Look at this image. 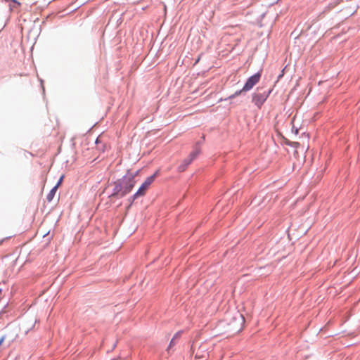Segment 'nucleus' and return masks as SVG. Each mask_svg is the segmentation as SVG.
I'll use <instances>...</instances> for the list:
<instances>
[{
    "label": "nucleus",
    "mask_w": 360,
    "mask_h": 360,
    "mask_svg": "<svg viewBox=\"0 0 360 360\" xmlns=\"http://www.w3.org/2000/svg\"><path fill=\"white\" fill-rule=\"evenodd\" d=\"M236 330L237 331H239V330H240V328H236Z\"/></svg>",
    "instance_id": "nucleus-16"
},
{
    "label": "nucleus",
    "mask_w": 360,
    "mask_h": 360,
    "mask_svg": "<svg viewBox=\"0 0 360 360\" xmlns=\"http://www.w3.org/2000/svg\"><path fill=\"white\" fill-rule=\"evenodd\" d=\"M260 77L261 74L259 72H257L254 75L251 76L250 78L248 79L244 86L243 87V90L244 91H248L250 89H252L253 86L259 82Z\"/></svg>",
    "instance_id": "nucleus-3"
},
{
    "label": "nucleus",
    "mask_w": 360,
    "mask_h": 360,
    "mask_svg": "<svg viewBox=\"0 0 360 360\" xmlns=\"http://www.w3.org/2000/svg\"><path fill=\"white\" fill-rule=\"evenodd\" d=\"M134 185L135 181L133 178H128L123 180L120 185V188L118 190L117 187H116L117 194L120 195L121 197L125 195L131 191Z\"/></svg>",
    "instance_id": "nucleus-1"
},
{
    "label": "nucleus",
    "mask_w": 360,
    "mask_h": 360,
    "mask_svg": "<svg viewBox=\"0 0 360 360\" xmlns=\"http://www.w3.org/2000/svg\"><path fill=\"white\" fill-rule=\"evenodd\" d=\"M60 181H59L49 192V193L47 195V197H46V199L49 202H51L53 198H54V195L56 194V192L58 189V185L60 184Z\"/></svg>",
    "instance_id": "nucleus-6"
},
{
    "label": "nucleus",
    "mask_w": 360,
    "mask_h": 360,
    "mask_svg": "<svg viewBox=\"0 0 360 360\" xmlns=\"http://www.w3.org/2000/svg\"><path fill=\"white\" fill-rule=\"evenodd\" d=\"M239 318H240V319H241V320H243V316H242L241 315H240V316H239Z\"/></svg>",
    "instance_id": "nucleus-15"
},
{
    "label": "nucleus",
    "mask_w": 360,
    "mask_h": 360,
    "mask_svg": "<svg viewBox=\"0 0 360 360\" xmlns=\"http://www.w3.org/2000/svg\"><path fill=\"white\" fill-rule=\"evenodd\" d=\"M244 91L243 90V89L241 90H239V91H236L233 95L230 96V98H235L238 96H239L242 92H243Z\"/></svg>",
    "instance_id": "nucleus-8"
},
{
    "label": "nucleus",
    "mask_w": 360,
    "mask_h": 360,
    "mask_svg": "<svg viewBox=\"0 0 360 360\" xmlns=\"http://www.w3.org/2000/svg\"><path fill=\"white\" fill-rule=\"evenodd\" d=\"M6 338V335H4L1 339H0V345L3 343L4 340H5V338Z\"/></svg>",
    "instance_id": "nucleus-10"
},
{
    "label": "nucleus",
    "mask_w": 360,
    "mask_h": 360,
    "mask_svg": "<svg viewBox=\"0 0 360 360\" xmlns=\"http://www.w3.org/2000/svg\"><path fill=\"white\" fill-rule=\"evenodd\" d=\"M207 347L206 345H202L200 346L196 352L195 357L198 359H203L205 358L207 354Z\"/></svg>",
    "instance_id": "nucleus-5"
},
{
    "label": "nucleus",
    "mask_w": 360,
    "mask_h": 360,
    "mask_svg": "<svg viewBox=\"0 0 360 360\" xmlns=\"http://www.w3.org/2000/svg\"><path fill=\"white\" fill-rule=\"evenodd\" d=\"M156 173H155L153 175L148 176L145 181L142 184L141 187L139 188L137 192L134 194V198H136L138 197L142 196L145 194L146 190L148 188L150 185L155 180V178L156 176Z\"/></svg>",
    "instance_id": "nucleus-2"
},
{
    "label": "nucleus",
    "mask_w": 360,
    "mask_h": 360,
    "mask_svg": "<svg viewBox=\"0 0 360 360\" xmlns=\"http://www.w3.org/2000/svg\"><path fill=\"white\" fill-rule=\"evenodd\" d=\"M186 169V167L182 163L180 166L178 167V171L180 172H184Z\"/></svg>",
    "instance_id": "nucleus-9"
},
{
    "label": "nucleus",
    "mask_w": 360,
    "mask_h": 360,
    "mask_svg": "<svg viewBox=\"0 0 360 360\" xmlns=\"http://www.w3.org/2000/svg\"><path fill=\"white\" fill-rule=\"evenodd\" d=\"M269 96V93H257L254 94L252 96V102L259 108H260L264 101L266 100Z\"/></svg>",
    "instance_id": "nucleus-4"
},
{
    "label": "nucleus",
    "mask_w": 360,
    "mask_h": 360,
    "mask_svg": "<svg viewBox=\"0 0 360 360\" xmlns=\"http://www.w3.org/2000/svg\"><path fill=\"white\" fill-rule=\"evenodd\" d=\"M295 132V134H297V133H298V129H296Z\"/></svg>",
    "instance_id": "nucleus-14"
},
{
    "label": "nucleus",
    "mask_w": 360,
    "mask_h": 360,
    "mask_svg": "<svg viewBox=\"0 0 360 360\" xmlns=\"http://www.w3.org/2000/svg\"><path fill=\"white\" fill-rule=\"evenodd\" d=\"M188 158L185 159L183 162V164L187 167L188 165H187Z\"/></svg>",
    "instance_id": "nucleus-11"
},
{
    "label": "nucleus",
    "mask_w": 360,
    "mask_h": 360,
    "mask_svg": "<svg viewBox=\"0 0 360 360\" xmlns=\"http://www.w3.org/2000/svg\"><path fill=\"white\" fill-rule=\"evenodd\" d=\"M17 336H18V334H17V333H15V334L13 335V337H12V338H11V341H13V340L17 338Z\"/></svg>",
    "instance_id": "nucleus-12"
},
{
    "label": "nucleus",
    "mask_w": 360,
    "mask_h": 360,
    "mask_svg": "<svg viewBox=\"0 0 360 360\" xmlns=\"http://www.w3.org/2000/svg\"><path fill=\"white\" fill-rule=\"evenodd\" d=\"M172 345H173V340L170 342L169 347H171Z\"/></svg>",
    "instance_id": "nucleus-13"
},
{
    "label": "nucleus",
    "mask_w": 360,
    "mask_h": 360,
    "mask_svg": "<svg viewBox=\"0 0 360 360\" xmlns=\"http://www.w3.org/2000/svg\"><path fill=\"white\" fill-rule=\"evenodd\" d=\"M200 153L199 149H195L194 151L191 152L189 156L187 158V165H190L191 162L198 156V155Z\"/></svg>",
    "instance_id": "nucleus-7"
}]
</instances>
